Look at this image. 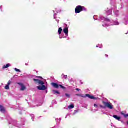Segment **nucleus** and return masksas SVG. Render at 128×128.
Instances as JSON below:
<instances>
[{"instance_id":"nucleus-39","label":"nucleus","mask_w":128,"mask_h":128,"mask_svg":"<svg viewBox=\"0 0 128 128\" xmlns=\"http://www.w3.org/2000/svg\"><path fill=\"white\" fill-rule=\"evenodd\" d=\"M22 126H24V122L22 123Z\"/></svg>"},{"instance_id":"nucleus-42","label":"nucleus","mask_w":128,"mask_h":128,"mask_svg":"<svg viewBox=\"0 0 128 128\" xmlns=\"http://www.w3.org/2000/svg\"><path fill=\"white\" fill-rule=\"evenodd\" d=\"M2 86H4V84H2Z\"/></svg>"},{"instance_id":"nucleus-21","label":"nucleus","mask_w":128,"mask_h":128,"mask_svg":"<svg viewBox=\"0 0 128 128\" xmlns=\"http://www.w3.org/2000/svg\"><path fill=\"white\" fill-rule=\"evenodd\" d=\"M31 118L32 122H34V114H31Z\"/></svg>"},{"instance_id":"nucleus-7","label":"nucleus","mask_w":128,"mask_h":128,"mask_svg":"<svg viewBox=\"0 0 128 128\" xmlns=\"http://www.w3.org/2000/svg\"><path fill=\"white\" fill-rule=\"evenodd\" d=\"M86 98H90V100H98V98L94 97V96H92L88 94H86Z\"/></svg>"},{"instance_id":"nucleus-40","label":"nucleus","mask_w":128,"mask_h":128,"mask_svg":"<svg viewBox=\"0 0 128 128\" xmlns=\"http://www.w3.org/2000/svg\"><path fill=\"white\" fill-rule=\"evenodd\" d=\"M80 84H83L84 83H82V81H80Z\"/></svg>"},{"instance_id":"nucleus-23","label":"nucleus","mask_w":128,"mask_h":128,"mask_svg":"<svg viewBox=\"0 0 128 128\" xmlns=\"http://www.w3.org/2000/svg\"><path fill=\"white\" fill-rule=\"evenodd\" d=\"M78 112H79V110H74V113L73 114V116L76 114H78Z\"/></svg>"},{"instance_id":"nucleus-41","label":"nucleus","mask_w":128,"mask_h":128,"mask_svg":"<svg viewBox=\"0 0 128 128\" xmlns=\"http://www.w3.org/2000/svg\"><path fill=\"white\" fill-rule=\"evenodd\" d=\"M121 114H122V116H124V113L122 112V113H121Z\"/></svg>"},{"instance_id":"nucleus-29","label":"nucleus","mask_w":128,"mask_h":128,"mask_svg":"<svg viewBox=\"0 0 128 128\" xmlns=\"http://www.w3.org/2000/svg\"><path fill=\"white\" fill-rule=\"evenodd\" d=\"M124 117L126 118H128V114H124Z\"/></svg>"},{"instance_id":"nucleus-1","label":"nucleus","mask_w":128,"mask_h":128,"mask_svg":"<svg viewBox=\"0 0 128 128\" xmlns=\"http://www.w3.org/2000/svg\"><path fill=\"white\" fill-rule=\"evenodd\" d=\"M94 20H100L102 24V26L104 28H108L110 26H120V24L117 20L114 21L112 19L110 20L108 18H106L102 16H100L99 18L98 16H94Z\"/></svg>"},{"instance_id":"nucleus-20","label":"nucleus","mask_w":128,"mask_h":128,"mask_svg":"<svg viewBox=\"0 0 128 128\" xmlns=\"http://www.w3.org/2000/svg\"><path fill=\"white\" fill-rule=\"evenodd\" d=\"M65 96L66 98H70V94H66Z\"/></svg>"},{"instance_id":"nucleus-5","label":"nucleus","mask_w":128,"mask_h":128,"mask_svg":"<svg viewBox=\"0 0 128 128\" xmlns=\"http://www.w3.org/2000/svg\"><path fill=\"white\" fill-rule=\"evenodd\" d=\"M6 118L9 121L10 124H12L14 126H16L18 128H23L24 126L22 124H20V122H17L16 120H12L10 118L8 117V116H6Z\"/></svg>"},{"instance_id":"nucleus-8","label":"nucleus","mask_w":128,"mask_h":128,"mask_svg":"<svg viewBox=\"0 0 128 128\" xmlns=\"http://www.w3.org/2000/svg\"><path fill=\"white\" fill-rule=\"evenodd\" d=\"M18 84L21 87L20 90L24 91L26 90V86H24V84H22V83H18Z\"/></svg>"},{"instance_id":"nucleus-16","label":"nucleus","mask_w":128,"mask_h":128,"mask_svg":"<svg viewBox=\"0 0 128 128\" xmlns=\"http://www.w3.org/2000/svg\"><path fill=\"white\" fill-rule=\"evenodd\" d=\"M68 108L69 110H72V108H74V105L71 104L70 106H68Z\"/></svg>"},{"instance_id":"nucleus-37","label":"nucleus","mask_w":128,"mask_h":128,"mask_svg":"<svg viewBox=\"0 0 128 128\" xmlns=\"http://www.w3.org/2000/svg\"><path fill=\"white\" fill-rule=\"evenodd\" d=\"M34 106H32V105H30V108H34Z\"/></svg>"},{"instance_id":"nucleus-12","label":"nucleus","mask_w":128,"mask_h":128,"mask_svg":"<svg viewBox=\"0 0 128 128\" xmlns=\"http://www.w3.org/2000/svg\"><path fill=\"white\" fill-rule=\"evenodd\" d=\"M113 118L116 120H118L119 122H120V120H122V118L120 116H118L116 115L113 116Z\"/></svg>"},{"instance_id":"nucleus-33","label":"nucleus","mask_w":128,"mask_h":128,"mask_svg":"<svg viewBox=\"0 0 128 128\" xmlns=\"http://www.w3.org/2000/svg\"><path fill=\"white\" fill-rule=\"evenodd\" d=\"M21 110H26V109H24V108H21Z\"/></svg>"},{"instance_id":"nucleus-19","label":"nucleus","mask_w":128,"mask_h":128,"mask_svg":"<svg viewBox=\"0 0 128 128\" xmlns=\"http://www.w3.org/2000/svg\"><path fill=\"white\" fill-rule=\"evenodd\" d=\"M53 94H60V92H58V91L56 90H53Z\"/></svg>"},{"instance_id":"nucleus-3","label":"nucleus","mask_w":128,"mask_h":128,"mask_svg":"<svg viewBox=\"0 0 128 128\" xmlns=\"http://www.w3.org/2000/svg\"><path fill=\"white\" fill-rule=\"evenodd\" d=\"M62 32V28H60L58 29V34L60 40H62V38H68V28H65L63 30V32Z\"/></svg>"},{"instance_id":"nucleus-27","label":"nucleus","mask_w":128,"mask_h":128,"mask_svg":"<svg viewBox=\"0 0 128 128\" xmlns=\"http://www.w3.org/2000/svg\"><path fill=\"white\" fill-rule=\"evenodd\" d=\"M56 120L57 122H62V118H60L59 119H58V118H57V119H56Z\"/></svg>"},{"instance_id":"nucleus-38","label":"nucleus","mask_w":128,"mask_h":128,"mask_svg":"<svg viewBox=\"0 0 128 128\" xmlns=\"http://www.w3.org/2000/svg\"><path fill=\"white\" fill-rule=\"evenodd\" d=\"M106 58H108V55L106 54Z\"/></svg>"},{"instance_id":"nucleus-24","label":"nucleus","mask_w":128,"mask_h":128,"mask_svg":"<svg viewBox=\"0 0 128 128\" xmlns=\"http://www.w3.org/2000/svg\"><path fill=\"white\" fill-rule=\"evenodd\" d=\"M14 70L17 72H22V71L20 70L19 69H18L16 68H15Z\"/></svg>"},{"instance_id":"nucleus-43","label":"nucleus","mask_w":128,"mask_h":128,"mask_svg":"<svg viewBox=\"0 0 128 128\" xmlns=\"http://www.w3.org/2000/svg\"><path fill=\"white\" fill-rule=\"evenodd\" d=\"M68 118V116H66V118Z\"/></svg>"},{"instance_id":"nucleus-25","label":"nucleus","mask_w":128,"mask_h":128,"mask_svg":"<svg viewBox=\"0 0 128 128\" xmlns=\"http://www.w3.org/2000/svg\"><path fill=\"white\" fill-rule=\"evenodd\" d=\"M81 98H86V95L81 94Z\"/></svg>"},{"instance_id":"nucleus-36","label":"nucleus","mask_w":128,"mask_h":128,"mask_svg":"<svg viewBox=\"0 0 128 128\" xmlns=\"http://www.w3.org/2000/svg\"><path fill=\"white\" fill-rule=\"evenodd\" d=\"M42 104H41L40 105L37 104V105H36V106H42Z\"/></svg>"},{"instance_id":"nucleus-35","label":"nucleus","mask_w":128,"mask_h":128,"mask_svg":"<svg viewBox=\"0 0 128 128\" xmlns=\"http://www.w3.org/2000/svg\"><path fill=\"white\" fill-rule=\"evenodd\" d=\"M36 78H42L40 76H36Z\"/></svg>"},{"instance_id":"nucleus-9","label":"nucleus","mask_w":128,"mask_h":128,"mask_svg":"<svg viewBox=\"0 0 128 128\" xmlns=\"http://www.w3.org/2000/svg\"><path fill=\"white\" fill-rule=\"evenodd\" d=\"M52 86H53L54 88H60V85L56 83L52 82Z\"/></svg>"},{"instance_id":"nucleus-34","label":"nucleus","mask_w":128,"mask_h":128,"mask_svg":"<svg viewBox=\"0 0 128 128\" xmlns=\"http://www.w3.org/2000/svg\"><path fill=\"white\" fill-rule=\"evenodd\" d=\"M53 12H56L57 13V14H58V11H56V10H53Z\"/></svg>"},{"instance_id":"nucleus-31","label":"nucleus","mask_w":128,"mask_h":128,"mask_svg":"<svg viewBox=\"0 0 128 128\" xmlns=\"http://www.w3.org/2000/svg\"><path fill=\"white\" fill-rule=\"evenodd\" d=\"M0 10L1 12H2V6H0Z\"/></svg>"},{"instance_id":"nucleus-6","label":"nucleus","mask_w":128,"mask_h":128,"mask_svg":"<svg viewBox=\"0 0 128 128\" xmlns=\"http://www.w3.org/2000/svg\"><path fill=\"white\" fill-rule=\"evenodd\" d=\"M86 9L84 6H78L76 7L75 10V14H80L81 12H86Z\"/></svg>"},{"instance_id":"nucleus-22","label":"nucleus","mask_w":128,"mask_h":128,"mask_svg":"<svg viewBox=\"0 0 128 128\" xmlns=\"http://www.w3.org/2000/svg\"><path fill=\"white\" fill-rule=\"evenodd\" d=\"M96 48H102V44L97 45Z\"/></svg>"},{"instance_id":"nucleus-44","label":"nucleus","mask_w":128,"mask_h":128,"mask_svg":"<svg viewBox=\"0 0 128 128\" xmlns=\"http://www.w3.org/2000/svg\"><path fill=\"white\" fill-rule=\"evenodd\" d=\"M2 86H0V88H1Z\"/></svg>"},{"instance_id":"nucleus-32","label":"nucleus","mask_w":128,"mask_h":128,"mask_svg":"<svg viewBox=\"0 0 128 128\" xmlns=\"http://www.w3.org/2000/svg\"><path fill=\"white\" fill-rule=\"evenodd\" d=\"M76 90H77V92H80V89L76 88Z\"/></svg>"},{"instance_id":"nucleus-11","label":"nucleus","mask_w":128,"mask_h":128,"mask_svg":"<svg viewBox=\"0 0 128 128\" xmlns=\"http://www.w3.org/2000/svg\"><path fill=\"white\" fill-rule=\"evenodd\" d=\"M0 112L3 114H4L6 112V109H4V107L2 106V105L0 106Z\"/></svg>"},{"instance_id":"nucleus-13","label":"nucleus","mask_w":128,"mask_h":128,"mask_svg":"<svg viewBox=\"0 0 128 128\" xmlns=\"http://www.w3.org/2000/svg\"><path fill=\"white\" fill-rule=\"evenodd\" d=\"M107 14V16H110L112 14V9H110L108 10V11L106 12Z\"/></svg>"},{"instance_id":"nucleus-30","label":"nucleus","mask_w":128,"mask_h":128,"mask_svg":"<svg viewBox=\"0 0 128 128\" xmlns=\"http://www.w3.org/2000/svg\"><path fill=\"white\" fill-rule=\"evenodd\" d=\"M76 96H80V98H81L82 96V94H76Z\"/></svg>"},{"instance_id":"nucleus-14","label":"nucleus","mask_w":128,"mask_h":128,"mask_svg":"<svg viewBox=\"0 0 128 128\" xmlns=\"http://www.w3.org/2000/svg\"><path fill=\"white\" fill-rule=\"evenodd\" d=\"M56 16H58V14L56 13H54V19L56 20V22H57L58 24V22H60V20L56 18Z\"/></svg>"},{"instance_id":"nucleus-17","label":"nucleus","mask_w":128,"mask_h":128,"mask_svg":"<svg viewBox=\"0 0 128 128\" xmlns=\"http://www.w3.org/2000/svg\"><path fill=\"white\" fill-rule=\"evenodd\" d=\"M10 66V64H7L6 66H3V69L4 70V68H8Z\"/></svg>"},{"instance_id":"nucleus-10","label":"nucleus","mask_w":128,"mask_h":128,"mask_svg":"<svg viewBox=\"0 0 128 128\" xmlns=\"http://www.w3.org/2000/svg\"><path fill=\"white\" fill-rule=\"evenodd\" d=\"M10 84H12V80H9L8 84L5 86V90H10Z\"/></svg>"},{"instance_id":"nucleus-4","label":"nucleus","mask_w":128,"mask_h":128,"mask_svg":"<svg viewBox=\"0 0 128 128\" xmlns=\"http://www.w3.org/2000/svg\"><path fill=\"white\" fill-rule=\"evenodd\" d=\"M33 80L35 82L36 84H38V86H37L38 90H46V86H44V82L38 79H34Z\"/></svg>"},{"instance_id":"nucleus-28","label":"nucleus","mask_w":128,"mask_h":128,"mask_svg":"<svg viewBox=\"0 0 128 128\" xmlns=\"http://www.w3.org/2000/svg\"><path fill=\"white\" fill-rule=\"evenodd\" d=\"M22 122H26V118H22Z\"/></svg>"},{"instance_id":"nucleus-2","label":"nucleus","mask_w":128,"mask_h":128,"mask_svg":"<svg viewBox=\"0 0 128 128\" xmlns=\"http://www.w3.org/2000/svg\"><path fill=\"white\" fill-rule=\"evenodd\" d=\"M102 104L104 106L100 104H94V106L96 108H98V107L100 108H102L103 110H106V108H108L109 110H114V105H112V104L110 102H103Z\"/></svg>"},{"instance_id":"nucleus-26","label":"nucleus","mask_w":128,"mask_h":128,"mask_svg":"<svg viewBox=\"0 0 128 128\" xmlns=\"http://www.w3.org/2000/svg\"><path fill=\"white\" fill-rule=\"evenodd\" d=\"M61 88H62L63 90H65L66 88L62 85L59 86Z\"/></svg>"},{"instance_id":"nucleus-15","label":"nucleus","mask_w":128,"mask_h":128,"mask_svg":"<svg viewBox=\"0 0 128 128\" xmlns=\"http://www.w3.org/2000/svg\"><path fill=\"white\" fill-rule=\"evenodd\" d=\"M62 80H68V76L62 74Z\"/></svg>"},{"instance_id":"nucleus-18","label":"nucleus","mask_w":128,"mask_h":128,"mask_svg":"<svg viewBox=\"0 0 128 128\" xmlns=\"http://www.w3.org/2000/svg\"><path fill=\"white\" fill-rule=\"evenodd\" d=\"M114 14L116 16V18L120 16V12L118 10L115 11Z\"/></svg>"}]
</instances>
